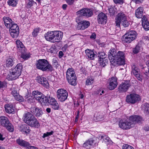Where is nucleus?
Here are the masks:
<instances>
[{
  "label": "nucleus",
  "instance_id": "79ce46f5",
  "mask_svg": "<svg viewBox=\"0 0 149 149\" xmlns=\"http://www.w3.org/2000/svg\"><path fill=\"white\" fill-rule=\"evenodd\" d=\"M143 77L145 80H146L149 78V70L147 68H146L144 69V71H143Z\"/></svg>",
  "mask_w": 149,
  "mask_h": 149
},
{
  "label": "nucleus",
  "instance_id": "a211bd4d",
  "mask_svg": "<svg viewBox=\"0 0 149 149\" xmlns=\"http://www.w3.org/2000/svg\"><path fill=\"white\" fill-rule=\"evenodd\" d=\"M90 25V22L86 20L82 21L79 22L77 26L79 30H83L87 28Z\"/></svg>",
  "mask_w": 149,
  "mask_h": 149
},
{
  "label": "nucleus",
  "instance_id": "ddd939ff",
  "mask_svg": "<svg viewBox=\"0 0 149 149\" xmlns=\"http://www.w3.org/2000/svg\"><path fill=\"white\" fill-rule=\"evenodd\" d=\"M119 127L123 130H127L133 127L131 123V121H129L126 120H120L119 124Z\"/></svg>",
  "mask_w": 149,
  "mask_h": 149
},
{
  "label": "nucleus",
  "instance_id": "6e6d98bb",
  "mask_svg": "<svg viewBox=\"0 0 149 149\" xmlns=\"http://www.w3.org/2000/svg\"><path fill=\"white\" fill-rule=\"evenodd\" d=\"M100 138L101 139H103V140L105 142L109 141V140L110 139L106 135H102L100 137Z\"/></svg>",
  "mask_w": 149,
  "mask_h": 149
},
{
  "label": "nucleus",
  "instance_id": "ea45409f",
  "mask_svg": "<svg viewBox=\"0 0 149 149\" xmlns=\"http://www.w3.org/2000/svg\"><path fill=\"white\" fill-rule=\"evenodd\" d=\"M18 2V0H8L7 3L10 6L15 7L16 6Z\"/></svg>",
  "mask_w": 149,
  "mask_h": 149
},
{
  "label": "nucleus",
  "instance_id": "473e14b6",
  "mask_svg": "<svg viewBox=\"0 0 149 149\" xmlns=\"http://www.w3.org/2000/svg\"><path fill=\"white\" fill-rule=\"evenodd\" d=\"M32 95L34 98L38 101L43 95L42 93L38 91H33L32 93Z\"/></svg>",
  "mask_w": 149,
  "mask_h": 149
},
{
  "label": "nucleus",
  "instance_id": "c85d7f7f",
  "mask_svg": "<svg viewBox=\"0 0 149 149\" xmlns=\"http://www.w3.org/2000/svg\"><path fill=\"white\" fill-rule=\"evenodd\" d=\"M86 56L88 58L91 60H93L94 58L95 54L93 52L89 49H87L85 51Z\"/></svg>",
  "mask_w": 149,
  "mask_h": 149
},
{
  "label": "nucleus",
  "instance_id": "f257e3e1",
  "mask_svg": "<svg viewBox=\"0 0 149 149\" xmlns=\"http://www.w3.org/2000/svg\"><path fill=\"white\" fill-rule=\"evenodd\" d=\"M63 33L59 31H54L47 32L44 36L47 41L53 43L59 42L62 39Z\"/></svg>",
  "mask_w": 149,
  "mask_h": 149
},
{
  "label": "nucleus",
  "instance_id": "9b49d317",
  "mask_svg": "<svg viewBox=\"0 0 149 149\" xmlns=\"http://www.w3.org/2000/svg\"><path fill=\"white\" fill-rule=\"evenodd\" d=\"M140 100V96L138 95L132 93L126 97V101L128 103L134 104Z\"/></svg>",
  "mask_w": 149,
  "mask_h": 149
},
{
  "label": "nucleus",
  "instance_id": "6e6552de",
  "mask_svg": "<svg viewBox=\"0 0 149 149\" xmlns=\"http://www.w3.org/2000/svg\"><path fill=\"white\" fill-rule=\"evenodd\" d=\"M77 15L79 17H84L88 18L93 14V12L90 9L83 8L76 12Z\"/></svg>",
  "mask_w": 149,
  "mask_h": 149
},
{
  "label": "nucleus",
  "instance_id": "393cba45",
  "mask_svg": "<svg viewBox=\"0 0 149 149\" xmlns=\"http://www.w3.org/2000/svg\"><path fill=\"white\" fill-rule=\"evenodd\" d=\"M116 53V51L114 48L111 49L108 53V57L111 64Z\"/></svg>",
  "mask_w": 149,
  "mask_h": 149
},
{
  "label": "nucleus",
  "instance_id": "8fccbe9b",
  "mask_svg": "<svg viewBox=\"0 0 149 149\" xmlns=\"http://www.w3.org/2000/svg\"><path fill=\"white\" fill-rule=\"evenodd\" d=\"M35 3H36L33 0H29L26 5V7L28 8H30Z\"/></svg>",
  "mask_w": 149,
  "mask_h": 149
},
{
  "label": "nucleus",
  "instance_id": "69168bd1",
  "mask_svg": "<svg viewBox=\"0 0 149 149\" xmlns=\"http://www.w3.org/2000/svg\"><path fill=\"white\" fill-rule=\"evenodd\" d=\"M67 7V5L66 4H64L62 5V8L63 10H65L66 9Z\"/></svg>",
  "mask_w": 149,
  "mask_h": 149
},
{
  "label": "nucleus",
  "instance_id": "6ab92c4d",
  "mask_svg": "<svg viewBox=\"0 0 149 149\" xmlns=\"http://www.w3.org/2000/svg\"><path fill=\"white\" fill-rule=\"evenodd\" d=\"M97 19L99 24H106L107 22V17L104 13L102 12L98 15Z\"/></svg>",
  "mask_w": 149,
  "mask_h": 149
},
{
  "label": "nucleus",
  "instance_id": "f704fd0d",
  "mask_svg": "<svg viewBox=\"0 0 149 149\" xmlns=\"http://www.w3.org/2000/svg\"><path fill=\"white\" fill-rule=\"evenodd\" d=\"M26 101L28 103L34 104L35 102V100L33 96L29 95H27L25 97Z\"/></svg>",
  "mask_w": 149,
  "mask_h": 149
},
{
  "label": "nucleus",
  "instance_id": "c756f323",
  "mask_svg": "<svg viewBox=\"0 0 149 149\" xmlns=\"http://www.w3.org/2000/svg\"><path fill=\"white\" fill-rule=\"evenodd\" d=\"M94 141L92 139H89L83 144V147L86 149L90 148L92 147Z\"/></svg>",
  "mask_w": 149,
  "mask_h": 149
},
{
  "label": "nucleus",
  "instance_id": "4c0bfd02",
  "mask_svg": "<svg viewBox=\"0 0 149 149\" xmlns=\"http://www.w3.org/2000/svg\"><path fill=\"white\" fill-rule=\"evenodd\" d=\"M21 131H23L25 133L29 134L31 130L29 129V126L26 125H22L21 127Z\"/></svg>",
  "mask_w": 149,
  "mask_h": 149
},
{
  "label": "nucleus",
  "instance_id": "0e129e2a",
  "mask_svg": "<svg viewBox=\"0 0 149 149\" xmlns=\"http://www.w3.org/2000/svg\"><path fill=\"white\" fill-rule=\"evenodd\" d=\"M132 1L136 3H140L143 1V0H132Z\"/></svg>",
  "mask_w": 149,
  "mask_h": 149
},
{
  "label": "nucleus",
  "instance_id": "bb28decb",
  "mask_svg": "<svg viewBox=\"0 0 149 149\" xmlns=\"http://www.w3.org/2000/svg\"><path fill=\"white\" fill-rule=\"evenodd\" d=\"M16 141L19 145L24 147L28 148L30 145L28 142L20 139H17Z\"/></svg>",
  "mask_w": 149,
  "mask_h": 149
},
{
  "label": "nucleus",
  "instance_id": "dca6fc26",
  "mask_svg": "<svg viewBox=\"0 0 149 149\" xmlns=\"http://www.w3.org/2000/svg\"><path fill=\"white\" fill-rule=\"evenodd\" d=\"M129 120L131 121L133 127L134 124L137 123H141L143 120L141 117L136 115L130 116L129 117Z\"/></svg>",
  "mask_w": 149,
  "mask_h": 149
},
{
  "label": "nucleus",
  "instance_id": "5fc2aeb1",
  "mask_svg": "<svg viewBox=\"0 0 149 149\" xmlns=\"http://www.w3.org/2000/svg\"><path fill=\"white\" fill-rule=\"evenodd\" d=\"M123 149H134L132 146L127 144H124L122 146Z\"/></svg>",
  "mask_w": 149,
  "mask_h": 149
},
{
  "label": "nucleus",
  "instance_id": "4468645a",
  "mask_svg": "<svg viewBox=\"0 0 149 149\" xmlns=\"http://www.w3.org/2000/svg\"><path fill=\"white\" fill-rule=\"evenodd\" d=\"M127 17L125 14L123 13H118L116 18L115 23L116 26L119 27L121 22L127 19Z\"/></svg>",
  "mask_w": 149,
  "mask_h": 149
},
{
  "label": "nucleus",
  "instance_id": "f03ea898",
  "mask_svg": "<svg viewBox=\"0 0 149 149\" xmlns=\"http://www.w3.org/2000/svg\"><path fill=\"white\" fill-rule=\"evenodd\" d=\"M36 68L43 71H52L53 69L52 66L47 60L39 59L37 61L36 64Z\"/></svg>",
  "mask_w": 149,
  "mask_h": 149
},
{
  "label": "nucleus",
  "instance_id": "a878e982",
  "mask_svg": "<svg viewBox=\"0 0 149 149\" xmlns=\"http://www.w3.org/2000/svg\"><path fill=\"white\" fill-rule=\"evenodd\" d=\"M142 25L145 30L146 31L149 30V23L146 17L145 16H143L142 19Z\"/></svg>",
  "mask_w": 149,
  "mask_h": 149
},
{
  "label": "nucleus",
  "instance_id": "864d4df0",
  "mask_svg": "<svg viewBox=\"0 0 149 149\" xmlns=\"http://www.w3.org/2000/svg\"><path fill=\"white\" fill-rule=\"evenodd\" d=\"M40 29L39 28H36L35 29L32 33V35L34 37L38 35Z\"/></svg>",
  "mask_w": 149,
  "mask_h": 149
},
{
  "label": "nucleus",
  "instance_id": "338daca9",
  "mask_svg": "<svg viewBox=\"0 0 149 149\" xmlns=\"http://www.w3.org/2000/svg\"><path fill=\"white\" fill-rule=\"evenodd\" d=\"M28 148V149H37V148L36 147H35L33 146H30L28 148Z\"/></svg>",
  "mask_w": 149,
  "mask_h": 149
},
{
  "label": "nucleus",
  "instance_id": "b1692460",
  "mask_svg": "<svg viewBox=\"0 0 149 149\" xmlns=\"http://www.w3.org/2000/svg\"><path fill=\"white\" fill-rule=\"evenodd\" d=\"M49 103L52 107L54 110H58L59 108V106L58 103L54 98L49 97Z\"/></svg>",
  "mask_w": 149,
  "mask_h": 149
},
{
  "label": "nucleus",
  "instance_id": "423d86ee",
  "mask_svg": "<svg viewBox=\"0 0 149 149\" xmlns=\"http://www.w3.org/2000/svg\"><path fill=\"white\" fill-rule=\"evenodd\" d=\"M0 123L3 126L6 127L7 130L9 132H13L14 130L13 125L10 123L7 117L5 116L0 117Z\"/></svg>",
  "mask_w": 149,
  "mask_h": 149
},
{
  "label": "nucleus",
  "instance_id": "09e8293b",
  "mask_svg": "<svg viewBox=\"0 0 149 149\" xmlns=\"http://www.w3.org/2000/svg\"><path fill=\"white\" fill-rule=\"evenodd\" d=\"M121 25L125 27H127L130 24V23L127 20V19L122 21L120 23Z\"/></svg>",
  "mask_w": 149,
  "mask_h": 149
},
{
  "label": "nucleus",
  "instance_id": "37998d69",
  "mask_svg": "<svg viewBox=\"0 0 149 149\" xmlns=\"http://www.w3.org/2000/svg\"><path fill=\"white\" fill-rule=\"evenodd\" d=\"M20 52L22 54L21 57L24 60H26L30 57L29 55L25 53V49L23 50H21Z\"/></svg>",
  "mask_w": 149,
  "mask_h": 149
},
{
  "label": "nucleus",
  "instance_id": "680f3d73",
  "mask_svg": "<svg viewBox=\"0 0 149 149\" xmlns=\"http://www.w3.org/2000/svg\"><path fill=\"white\" fill-rule=\"evenodd\" d=\"M53 63L55 65H57L58 64V61L56 58H54L52 61Z\"/></svg>",
  "mask_w": 149,
  "mask_h": 149
},
{
  "label": "nucleus",
  "instance_id": "a18cd8bd",
  "mask_svg": "<svg viewBox=\"0 0 149 149\" xmlns=\"http://www.w3.org/2000/svg\"><path fill=\"white\" fill-rule=\"evenodd\" d=\"M141 47L139 45H137L136 47L134 48L132 50L134 54L138 53L141 49Z\"/></svg>",
  "mask_w": 149,
  "mask_h": 149
},
{
  "label": "nucleus",
  "instance_id": "49530a36",
  "mask_svg": "<svg viewBox=\"0 0 149 149\" xmlns=\"http://www.w3.org/2000/svg\"><path fill=\"white\" fill-rule=\"evenodd\" d=\"M94 79L92 77H88L86 81V84L87 85L92 84L93 82Z\"/></svg>",
  "mask_w": 149,
  "mask_h": 149
},
{
  "label": "nucleus",
  "instance_id": "9d476101",
  "mask_svg": "<svg viewBox=\"0 0 149 149\" xmlns=\"http://www.w3.org/2000/svg\"><path fill=\"white\" fill-rule=\"evenodd\" d=\"M10 28V32L11 36L13 38L17 37L19 34V28L18 26L14 23L8 27Z\"/></svg>",
  "mask_w": 149,
  "mask_h": 149
},
{
  "label": "nucleus",
  "instance_id": "c9c22d12",
  "mask_svg": "<svg viewBox=\"0 0 149 149\" xmlns=\"http://www.w3.org/2000/svg\"><path fill=\"white\" fill-rule=\"evenodd\" d=\"M5 110L7 113H11L14 111V108L12 105L6 104L5 106Z\"/></svg>",
  "mask_w": 149,
  "mask_h": 149
},
{
  "label": "nucleus",
  "instance_id": "f8f14e48",
  "mask_svg": "<svg viewBox=\"0 0 149 149\" xmlns=\"http://www.w3.org/2000/svg\"><path fill=\"white\" fill-rule=\"evenodd\" d=\"M18 89L17 87L14 86V85L13 86L11 89V94L14 97L16 100L22 102L24 101V99L22 96L19 95L18 91Z\"/></svg>",
  "mask_w": 149,
  "mask_h": 149
},
{
  "label": "nucleus",
  "instance_id": "cd10ccee",
  "mask_svg": "<svg viewBox=\"0 0 149 149\" xmlns=\"http://www.w3.org/2000/svg\"><path fill=\"white\" fill-rule=\"evenodd\" d=\"M3 21L4 24L7 28H8L14 22L9 17H4L3 18Z\"/></svg>",
  "mask_w": 149,
  "mask_h": 149
},
{
  "label": "nucleus",
  "instance_id": "a19ab883",
  "mask_svg": "<svg viewBox=\"0 0 149 149\" xmlns=\"http://www.w3.org/2000/svg\"><path fill=\"white\" fill-rule=\"evenodd\" d=\"M108 60L107 58L102 59L99 60L100 65L101 67H104L108 64Z\"/></svg>",
  "mask_w": 149,
  "mask_h": 149
},
{
  "label": "nucleus",
  "instance_id": "7c9ffc66",
  "mask_svg": "<svg viewBox=\"0 0 149 149\" xmlns=\"http://www.w3.org/2000/svg\"><path fill=\"white\" fill-rule=\"evenodd\" d=\"M49 97H48L43 95L38 102L43 105H46L49 103Z\"/></svg>",
  "mask_w": 149,
  "mask_h": 149
},
{
  "label": "nucleus",
  "instance_id": "603ef678",
  "mask_svg": "<svg viewBox=\"0 0 149 149\" xmlns=\"http://www.w3.org/2000/svg\"><path fill=\"white\" fill-rule=\"evenodd\" d=\"M96 116V119L98 121H102L104 119V118L103 115L102 114H100L99 113H97V115H95V116Z\"/></svg>",
  "mask_w": 149,
  "mask_h": 149
},
{
  "label": "nucleus",
  "instance_id": "4be33fe9",
  "mask_svg": "<svg viewBox=\"0 0 149 149\" xmlns=\"http://www.w3.org/2000/svg\"><path fill=\"white\" fill-rule=\"evenodd\" d=\"M26 123L32 127H38L39 126V124L37 119L34 116L30 120Z\"/></svg>",
  "mask_w": 149,
  "mask_h": 149
},
{
  "label": "nucleus",
  "instance_id": "0eeeda50",
  "mask_svg": "<svg viewBox=\"0 0 149 149\" xmlns=\"http://www.w3.org/2000/svg\"><path fill=\"white\" fill-rule=\"evenodd\" d=\"M137 36V33L134 31H130L127 32L123 36L124 42L127 43L134 40Z\"/></svg>",
  "mask_w": 149,
  "mask_h": 149
},
{
  "label": "nucleus",
  "instance_id": "e2e57ef3",
  "mask_svg": "<svg viewBox=\"0 0 149 149\" xmlns=\"http://www.w3.org/2000/svg\"><path fill=\"white\" fill-rule=\"evenodd\" d=\"M91 39H95L96 38V34L95 33H93L90 37Z\"/></svg>",
  "mask_w": 149,
  "mask_h": 149
},
{
  "label": "nucleus",
  "instance_id": "2f4dec72",
  "mask_svg": "<svg viewBox=\"0 0 149 149\" xmlns=\"http://www.w3.org/2000/svg\"><path fill=\"white\" fill-rule=\"evenodd\" d=\"M33 116H34L30 112H27L24 114L23 117V119L24 122L26 123H27V122L30 120L32 118Z\"/></svg>",
  "mask_w": 149,
  "mask_h": 149
},
{
  "label": "nucleus",
  "instance_id": "5701e85b",
  "mask_svg": "<svg viewBox=\"0 0 149 149\" xmlns=\"http://www.w3.org/2000/svg\"><path fill=\"white\" fill-rule=\"evenodd\" d=\"M37 82L42 84L43 86L47 87L49 85L46 78L42 76H38L36 77Z\"/></svg>",
  "mask_w": 149,
  "mask_h": 149
},
{
  "label": "nucleus",
  "instance_id": "4d7b16f0",
  "mask_svg": "<svg viewBox=\"0 0 149 149\" xmlns=\"http://www.w3.org/2000/svg\"><path fill=\"white\" fill-rule=\"evenodd\" d=\"M53 133L54 132L52 131H51L50 132H47L46 133H45L43 134V136H42V137L43 138H45L46 137L53 134Z\"/></svg>",
  "mask_w": 149,
  "mask_h": 149
},
{
  "label": "nucleus",
  "instance_id": "aec40b11",
  "mask_svg": "<svg viewBox=\"0 0 149 149\" xmlns=\"http://www.w3.org/2000/svg\"><path fill=\"white\" fill-rule=\"evenodd\" d=\"M139 70L135 65H133L132 66L131 74L135 76L138 79L139 81L142 80L139 73Z\"/></svg>",
  "mask_w": 149,
  "mask_h": 149
},
{
  "label": "nucleus",
  "instance_id": "58836bf2",
  "mask_svg": "<svg viewBox=\"0 0 149 149\" xmlns=\"http://www.w3.org/2000/svg\"><path fill=\"white\" fill-rule=\"evenodd\" d=\"M16 42L17 47L20 51H21V50L25 49L24 46L21 41L19 40H17L16 41Z\"/></svg>",
  "mask_w": 149,
  "mask_h": 149
},
{
  "label": "nucleus",
  "instance_id": "e433bc0d",
  "mask_svg": "<svg viewBox=\"0 0 149 149\" xmlns=\"http://www.w3.org/2000/svg\"><path fill=\"white\" fill-rule=\"evenodd\" d=\"M15 61L13 58H8L6 60V67H10L12 66Z\"/></svg>",
  "mask_w": 149,
  "mask_h": 149
},
{
  "label": "nucleus",
  "instance_id": "13d9d810",
  "mask_svg": "<svg viewBox=\"0 0 149 149\" xmlns=\"http://www.w3.org/2000/svg\"><path fill=\"white\" fill-rule=\"evenodd\" d=\"M116 4H122L124 3L123 0H113Z\"/></svg>",
  "mask_w": 149,
  "mask_h": 149
},
{
  "label": "nucleus",
  "instance_id": "052dcab7",
  "mask_svg": "<svg viewBox=\"0 0 149 149\" xmlns=\"http://www.w3.org/2000/svg\"><path fill=\"white\" fill-rule=\"evenodd\" d=\"M66 2L69 5H71L73 4L74 0H66Z\"/></svg>",
  "mask_w": 149,
  "mask_h": 149
},
{
  "label": "nucleus",
  "instance_id": "774afa93",
  "mask_svg": "<svg viewBox=\"0 0 149 149\" xmlns=\"http://www.w3.org/2000/svg\"><path fill=\"white\" fill-rule=\"evenodd\" d=\"M4 139V137H3V135L0 133V140L3 141Z\"/></svg>",
  "mask_w": 149,
  "mask_h": 149
},
{
  "label": "nucleus",
  "instance_id": "f3484780",
  "mask_svg": "<svg viewBox=\"0 0 149 149\" xmlns=\"http://www.w3.org/2000/svg\"><path fill=\"white\" fill-rule=\"evenodd\" d=\"M31 112L37 117L41 116L43 112L41 109H39L36 107H32L30 109Z\"/></svg>",
  "mask_w": 149,
  "mask_h": 149
},
{
  "label": "nucleus",
  "instance_id": "c03bdc74",
  "mask_svg": "<svg viewBox=\"0 0 149 149\" xmlns=\"http://www.w3.org/2000/svg\"><path fill=\"white\" fill-rule=\"evenodd\" d=\"M142 108L145 110L146 113H149V104L145 103L142 104Z\"/></svg>",
  "mask_w": 149,
  "mask_h": 149
},
{
  "label": "nucleus",
  "instance_id": "1a4fd4ad",
  "mask_svg": "<svg viewBox=\"0 0 149 149\" xmlns=\"http://www.w3.org/2000/svg\"><path fill=\"white\" fill-rule=\"evenodd\" d=\"M68 95V93L63 89H59L57 91V97L58 100L61 102H63L67 98Z\"/></svg>",
  "mask_w": 149,
  "mask_h": 149
},
{
  "label": "nucleus",
  "instance_id": "2eb2a0df",
  "mask_svg": "<svg viewBox=\"0 0 149 149\" xmlns=\"http://www.w3.org/2000/svg\"><path fill=\"white\" fill-rule=\"evenodd\" d=\"M109 85L108 86V88L110 90H113L117 86L118 83L117 78L116 77H113L109 79Z\"/></svg>",
  "mask_w": 149,
  "mask_h": 149
},
{
  "label": "nucleus",
  "instance_id": "de8ad7c7",
  "mask_svg": "<svg viewBox=\"0 0 149 149\" xmlns=\"http://www.w3.org/2000/svg\"><path fill=\"white\" fill-rule=\"evenodd\" d=\"M106 55L103 52H98V57L99 58V60L106 58Z\"/></svg>",
  "mask_w": 149,
  "mask_h": 149
},
{
  "label": "nucleus",
  "instance_id": "7ed1b4c3",
  "mask_svg": "<svg viewBox=\"0 0 149 149\" xmlns=\"http://www.w3.org/2000/svg\"><path fill=\"white\" fill-rule=\"evenodd\" d=\"M22 69V65L20 63L18 64L15 68L11 70L8 75V78L11 80L17 79L21 75Z\"/></svg>",
  "mask_w": 149,
  "mask_h": 149
},
{
  "label": "nucleus",
  "instance_id": "412c9836",
  "mask_svg": "<svg viewBox=\"0 0 149 149\" xmlns=\"http://www.w3.org/2000/svg\"><path fill=\"white\" fill-rule=\"evenodd\" d=\"M130 86L129 81H125L124 82H122L118 88L119 90L120 91L122 92L126 91L130 87Z\"/></svg>",
  "mask_w": 149,
  "mask_h": 149
},
{
  "label": "nucleus",
  "instance_id": "bf43d9fd",
  "mask_svg": "<svg viewBox=\"0 0 149 149\" xmlns=\"http://www.w3.org/2000/svg\"><path fill=\"white\" fill-rule=\"evenodd\" d=\"M56 49L55 46H53L49 49L48 52L51 53H54V51H56Z\"/></svg>",
  "mask_w": 149,
  "mask_h": 149
},
{
  "label": "nucleus",
  "instance_id": "3c124183",
  "mask_svg": "<svg viewBox=\"0 0 149 149\" xmlns=\"http://www.w3.org/2000/svg\"><path fill=\"white\" fill-rule=\"evenodd\" d=\"M109 11L111 15H114L116 12V8L114 6H111L109 8Z\"/></svg>",
  "mask_w": 149,
  "mask_h": 149
},
{
  "label": "nucleus",
  "instance_id": "72a5a7b5",
  "mask_svg": "<svg viewBox=\"0 0 149 149\" xmlns=\"http://www.w3.org/2000/svg\"><path fill=\"white\" fill-rule=\"evenodd\" d=\"M143 8L142 7L138 8L136 10L135 15L138 18H141L143 16Z\"/></svg>",
  "mask_w": 149,
  "mask_h": 149
},
{
  "label": "nucleus",
  "instance_id": "20e7f679",
  "mask_svg": "<svg viewBox=\"0 0 149 149\" xmlns=\"http://www.w3.org/2000/svg\"><path fill=\"white\" fill-rule=\"evenodd\" d=\"M66 78L69 83L74 86L77 84V77L74 71L72 68L68 69L66 72Z\"/></svg>",
  "mask_w": 149,
  "mask_h": 149
},
{
  "label": "nucleus",
  "instance_id": "39448f33",
  "mask_svg": "<svg viewBox=\"0 0 149 149\" xmlns=\"http://www.w3.org/2000/svg\"><path fill=\"white\" fill-rule=\"evenodd\" d=\"M125 54L123 52L118 51L117 53L112 64L114 66L123 65L125 63Z\"/></svg>",
  "mask_w": 149,
  "mask_h": 149
}]
</instances>
